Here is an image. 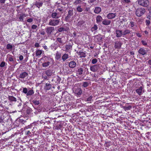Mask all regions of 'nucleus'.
I'll use <instances>...</instances> for the list:
<instances>
[{"mask_svg": "<svg viewBox=\"0 0 151 151\" xmlns=\"http://www.w3.org/2000/svg\"><path fill=\"white\" fill-rule=\"evenodd\" d=\"M137 2L139 5L144 7H147L150 4L148 0H137Z\"/></svg>", "mask_w": 151, "mask_h": 151, "instance_id": "f257e3e1", "label": "nucleus"}, {"mask_svg": "<svg viewBox=\"0 0 151 151\" xmlns=\"http://www.w3.org/2000/svg\"><path fill=\"white\" fill-rule=\"evenodd\" d=\"M145 9L141 7L138 8L136 10L135 14L137 16L140 17L143 15L145 13Z\"/></svg>", "mask_w": 151, "mask_h": 151, "instance_id": "f03ea898", "label": "nucleus"}, {"mask_svg": "<svg viewBox=\"0 0 151 151\" xmlns=\"http://www.w3.org/2000/svg\"><path fill=\"white\" fill-rule=\"evenodd\" d=\"M60 22V19H50L48 24L50 25L55 26L57 25Z\"/></svg>", "mask_w": 151, "mask_h": 151, "instance_id": "7ed1b4c3", "label": "nucleus"}, {"mask_svg": "<svg viewBox=\"0 0 151 151\" xmlns=\"http://www.w3.org/2000/svg\"><path fill=\"white\" fill-rule=\"evenodd\" d=\"M73 91L75 94L79 95L81 94L82 93V91L80 88L77 87H75L73 88Z\"/></svg>", "mask_w": 151, "mask_h": 151, "instance_id": "20e7f679", "label": "nucleus"}, {"mask_svg": "<svg viewBox=\"0 0 151 151\" xmlns=\"http://www.w3.org/2000/svg\"><path fill=\"white\" fill-rule=\"evenodd\" d=\"M54 27H47L46 29V32L48 35H50L54 30Z\"/></svg>", "mask_w": 151, "mask_h": 151, "instance_id": "39448f33", "label": "nucleus"}, {"mask_svg": "<svg viewBox=\"0 0 151 151\" xmlns=\"http://www.w3.org/2000/svg\"><path fill=\"white\" fill-rule=\"evenodd\" d=\"M143 89V88L141 86L139 88L137 89L136 90V91L139 95H141L144 92Z\"/></svg>", "mask_w": 151, "mask_h": 151, "instance_id": "423d86ee", "label": "nucleus"}, {"mask_svg": "<svg viewBox=\"0 0 151 151\" xmlns=\"http://www.w3.org/2000/svg\"><path fill=\"white\" fill-rule=\"evenodd\" d=\"M116 16V14L113 13H109L107 15V17L109 19H111L114 18Z\"/></svg>", "mask_w": 151, "mask_h": 151, "instance_id": "0eeeda50", "label": "nucleus"}, {"mask_svg": "<svg viewBox=\"0 0 151 151\" xmlns=\"http://www.w3.org/2000/svg\"><path fill=\"white\" fill-rule=\"evenodd\" d=\"M61 15L59 14V13L56 12H53L51 14V17L53 18L58 19L60 17Z\"/></svg>", "mask_w": 151, "mask_h": 151, "instance_id": "6e6552de", "label": "nucleus"}, {"mask_svg": "<svg viewBox=\"0 0 151 151\" xmlns=\"http://www.w3.org/2000/svg\"><path fill=\"white\" fill-rule=\"evenodd\" d=\"M116 36L117 37H121L122 34H123V32L122 30H117L116 31Z\"/></svg>", "mask_w": 151, "mask_h": 151, "instance_id": "1a4fd4ad", "label": "nucleus"}, {"mask_svg": "<svg viewBox=\"0 0 151 151\" xmlns=\"http://www.w3.org/2000/svg\"><path fill=\"white\" fill-rule=\"evenodd\" d=\"M42 52H43V51H42V50L37 49L36 51V56H37L38 58H40V55L42 53Z\"/></svg>", "mask_w": 151, "mask_h": 151, "instance_id": "9d476101", "label": "nucleus"}, {"mask_svg": "<svg viewBox=\"0 0 151 151\" xmlns=\"http://www.w3.org/2000/svg\"><path fill=\"white\" fill-rule=\"evenodd\" d=\"M28 75V73L26 72H24L20 74L19 77L21 78H24Z\"/></svg>", "mask_w": 151, "mask_h": 151, "instance_id": "9b49d317", "label": "nucleus"}, {"mask_svg": "<svg viewBox=\"0 0 151 151\" xmlns=\"http://www.w3.org/2000/svg\"><path fill=\"white\" fill-rule=\"evenodd\" d=\"M76 65V62L74 61L70 62L69 64V66L71 68H73L75 67Z\"/></svg>", "mask_w": 151, "mask_h": 151, "instance_id": "f8f14e48", "label": "nucleus"}, {"mask_svg": "<svg viewBox=\"0 0 151 151\" xmlns=\"http://www.w3.org/2000/svg\"><path fill=\"white\" fill-rule=\"evenodd\" d=\"M111 21L108 19H104L102 22V24L104 25H109L111 23Z\"/></svg>", "mask_w": 151, "mask_h": 151, "instance_id": "ddd939ff", "label": "nucleus"}, {"mask_svg": "<svg viewBox=\"0 0 151 151\" xmlns=\"http://www.w3.org/2000/svg\"><path fill=\"white\" fill-rule=\"evenodd\" d=\"M101 11V8L99 7H96L94 10V12L96 14L99 13Z\"/></svg>", "mask_w": 151, "mask_h": 151, "instance_id": "4468645a", "label": "nucleus"}, {"mask_svg": "<svg viewBox=\"0 0 151 151\" xmlns=\"http://www.w3.org/2000/svg\"><path fill=\"white\" fill-rule=\"evenodd\" d=\"M139 53L142 55H145L146 52L145 50L143 48H140L138 51Z\"/></svg>", "mask_w": 151, "mask_h": 151, "instance_id": "2eb2a0df", "label": "nucleus"}, {"mask_svg": "<svg viewBox=\"0 0 151 151\" xmlns=\"http://www.w3.org/2000/svg\"><path fill=\"white\" fill-rule=\"evenodd\" d=\"M51 87V85L49 83H47L45 84V89L46 90H50Z\"/></svg>", "mask_w": 151, "mask_h": 151, "instance_id": "dca6fc26", "label": "nucleus"}, {"mask_svg": "<svg viewBox=\"0 0 151 151\" xmlns=\"http://www.w3.org/2000/svg\"><path fill=\"white\" fill-rule=\"evenodd\" d=\"M102 19V18L100 15L98 16L96 18V22L97 23H100Z\"/></svg>", "mask_w": 151, "mask_h": 151, "instance_id": "f3484780", "label": "nucleus"}, {"mask_svg": "<svg viewBox=\"0 0 151 151\" xmlns=\"http://www.w3.org/2000/svg\"><path fill=\"white\" fill-rule=\"evenodd\" d=\"M121 42H119L115 43L114 47L116 48H120L121 46Z\"/></svg>", "mask_w": 151, "mask_h": 151, "instance_id": "a211bd4d", "label": "nucleus"}, {"mask_svg": "<svg viewBox=\"0 0 151 151\" xmlns=\"http://www.w3.org/2000/svg\"><path fill=\"white\" fill-rule=\"evenodd\" d=\"M27 16V14H22L20 15V16L19 17V19L21 21H22L24 20V18L26 17Z\"/></svg>", "mask_w": 151, "mask_h": 151, "instance_id": "6ab92c4d", "label": "nucleus"}, {"mask_svg": "<svg viewBox=\"0 0 151 151\" xmlns=\"http://www.w3.org/2000/svg\"><path fill=\"white\" fill-rule=\"evenodd\" d=\"M90 69L93 72L96 71L98 69L97 67V66L95 65H93L90 67Z\"/></svg>", "mask_w": 151, "mask_h": 151, "instance_id": "aec40b11", "label": "nucleus"}, {"mask_svg": "<svg viewBox=\"0 0 151 151\" xmlns=\"http://www.w3.org/2000/svg\"><path fill=\"white\" fill-rule=\"evenodd\" d=\"M61 54L58 52H57L56 54L55 58L57 60H58L61 58Z\"/></svg>", "mask_w": 151, "mask_h": 151, "instance_id": "412c9836", "label": "nucleus"}, {"mask_svg": "<svg viewBox=\"0 0 151 151\" xmlns=\"http://www.w3.org/2000/svg\"><path fill=\"white\" fill-rule=\"evenodd\" d=\"M68 58V54L65 53L62 56V59L63 61H65Z\"/></svg>", "mask_w": 151, "mask_h": 151, "instance_id": "4be33fe9", "label": "nucleus"}, {"mask_svg": "<svg viewBox=\"0 0 151 151\" xmlns=\"http://www.w3.org/2000/svg\"><path fill=\"white\" fill-rule=\"evenodd\" d=\"M9 99L11 101H16L17 100L16 98L13 96H9Z\"/></svg>", "mask_w": 151, "mask_h": 151, "instance_id": "5701e85b", "label": "nucleus"}, {"mask_svg": "<svg viewBox=\"0 0 151 151\" xmlns=\"http://www.w3.org/2000/svg\"><path fill=\"white\" fill-rule=\"evenodd\" d=\"M34 93V91L33 90H29L26 94L27 96H31Z\"/></svg>", "mask_w": 151, "mask_h": 151, "instance_id": "b1692460", "label": "nucleus"}, {"mask_svg": "<svg viewBox=\"0 0 151 151\" xmlns=\"http://www.w3.org/2000/svg\"><path fill=\"white\" fill-rule=\"evenodd\" d=\"M51 49H52L53 50H55L57 48L58 46L56 44L54 43L51 45Z\"/></svg>", "mask_w": 151, "mask_h": 151, "instance_id": "393cba45", "label": "nucleus"}, {"mask_svg": "<svg viewBox=\"0 0 151 151\" xmlns=\"http://www.w3.org/2000/svg\"><path fill=\"white\" fill-rule=\"evenodd\" d=\"M78 55L81 58L86 57L85 54L83 52H79L78 53Z\"/></svg>", "mask_w": 151, "mask_h": 151, "instance_id": "a878e982", "label": "nucleus"}, {"mask_svg": "<svg viewBox=\"0 0 151 151\" xmlns=\"http://www.w3.org/2000/svg\"><path fill=\"white\" fill-rule=\"evenodd\" d=\"M7 58L11 62L13 61L14 60L13 56L10 55L8 54L7 55Z\"/></svg>", "mask_w": 151, "mask_h": 151, "instance_id": "bb28decb", "label": "nucleus"}, {"mask_svg": "<svg viewBox=\"0 0 151 151\" xmlns=\"http://www.w3.org/2000/svg\"><path fill=\"white\" fill-rule=\"evenodd\" d=\"M83 72V70L82 68H79L78 69V71L77 72V73L78 75H81L82 74Z\"/></svg>", "mask_w": 151, "mask_h": 151, "instance_id": "cd10ccee", "label": "nucleus"}, {"mask_svg": "<svg viewBox=\"0 0 151 151\" xmlns=\"http://www.w3.org/2000/svg\"><path fill=\"white\" fill-rule=\"evenodd\" d=\"M50 64V62H45L43 63L42 66L43 67H46L49 66Z\"/></svg>", "mask_w": 151, "mask_h": 151, "instance_id": "c85d7f7f", "label": "nucleus"}, {"mask_svg": "<svg viewBox=\"0 0 151 151\" xmlns=\"http://www.w3.org/2000/svg\"><path fill=\"white\" fill-rule=\"evenodd\" d=\"M130 31L129 29H126L123 32V35H125L126 34L129 33Z\"/></svg>", "mask_w": 151, "mask_h": 151, "instance_id": "c756f323", "label": "nucleus"}, {"mask_svg": "<svg viewBox=\"0 0 151 151\" xmlns=\"http://www.w3.org/2000/svg\"><path fill=\"white\" fill-rule=\"evenodd\" d=\"M42 3L37 2L35 4V5L38 8H40L42 5Z\"/></svg>", "mask_w": 151, "mask_h": 151, "instance_id": "7c9ffc66", "label": "nucleus"}, {"mask_svg": "<svg viewBox=\"0 0 151 151\" xmlns=\"http://www.w3.org/2000/svg\"><path fill=\"white\" fill-rule=\"evenodd\" d=\"M97 29L98 27L97 25L95 24L92 27L91 30L92 32H93L96 30Z\"/></svg>", "mask_w": 151, "mask_h": 151, "instance_id": "2f4dec72", "label": "nucleus"}, {"mask_svg": "<svg viewBox=\"0 0 151 151\" xmlns=\"http://www.w3.org/2000/svg\"><path fill=\"white\" fill-rule=\"evenodd\" d=\"M76 9L77 11L79 12H81L83 10V9L81 8V6H78V7Z\"/></svg>", "mask_w": 151, "mask_h": 151, "instance_id": "473e14b6", "label": "nucleus"}, {"mask_svg": "<svg viewBox=\"0 0 151 151\" xmlns=\"http://www.w3.org/2000/svg\"><path fill=\"white\" fill-rule=\"evenodd\" d=\"M46 74L48 76H51L52 74V72H51L50 70H47L46 72Z\"/></svg>", "mask_w": 151, "mask_h": 151, "instance_id": "72a5a7b5", "label": "nucleus"}, {"mask_svg": "<svg viewBox=\"0 0 151 151\" xmlns=\"http://www.w3.org/2000/svg\"><path fill=\"white\" fill-rule=\"evenodd\" d=\"M33 102L35 105H38L40 104L39 101L36 100H34L33 101Z\"/></svg>", "mask_w": 151, "mask_h": 151, "instance_id": "f704fd0d", "label": "nucleus"}, {"mask_svg": "<svg viewBox=\"0 0 151 151\" xmlns=\"http://www.w3.org/2000/svg\"><path fill=\"white\" fill-rule=\"evenodd\" d=\"M28 92V90L27 88H23V91L22 92L23 93L26 94H27V93Z\"/></svg>", "mask_w": 151, "mask_h": 151, "instance_id": "c9c22d12", "label": "nucleus"}, {"mask_svg": "<svg viewBox=\"0 0 151 151\" xmlns=\"http://www.w3.org/2000/svg\"><path fill=\"white\" fill-rule=\"evenodd\" d=\"M89 83L88 82H84L83 83V86L84 87H86L88 86Z\"/></svg>", "mask_w": 151, "mask_h": 151, "instance_id": "e433bc0d", "label": "nucleus"}, {"mask_svg": "<svg viewBox=\"0 0 151 151\" xmlns=\"http://www.w3.org/2000/svg\"><path fill=\"white\" fill-rule=\"evenodd\" d=\"M65 47L66 50H68L72 47V46L70 45H65Z\"/></svg>", "mask_w": 151, "mask_h": 151, "instance_id": "4c0bfd02", "label": "nucleus"}, {"mask_svg": "<svg viewBox=\"0 0 151 151\" xmlns=\"http://www.w3.org/2000/svg\"><path fill=\"white\" fill-rule=\"evenodd\" d=\"M12 46L9 44H8L7 45V49H12Z\"/></svg>", "mask_w": 151, "mask_h": 151, "instance_id": "58836bf2", "label": "nucleus"}, {"mask_svg": "<svg viewBox=\"0 0 151 151\" xmlns=\"http://www.w3.org/2000/svg\"><path fill=\"white\" fill-rule=\"evenodd\" d=\"M81 2V1L80 0H76L74 2V4L75 5H77L80 4Z\"/></svg>", "mask_w": 151, "mask_h": 151, "instance_id": "ea45409f", "label": "nucleus"}, {"mask_svg": "<svg viewBox=\"0 0 151 151\" xmlns=\"http://www.w3.org/2000/svg\"><path fill=\"white\" fill-rule=\"evenodd\" d=\"M97 62V59L95 58L93 59L92 60V63L93 64L96 63Z\"/></svg>", "mask_w": 151, "mask_h": 151, "instance_id": "a19ab883", "label": "nucleus"}, {"mask_svg": "<svg viewBox=\"0 0 151 151\" xmlns=\"http://www.w3.org/2000/svg\"><path fill=\"white\" fill-rule=\"evenodd\" d=\"M92 101V96H90L87 99V101Z\"/></svg>", "mask_w": 151, "mask_h": 151, "instance_id": "79ce46f5", "label": "nucleus"}, {"mask_svg": "<svg viewBox=\"0 0 151 151\" xmlns=\"http://www.w3.org/2000/svg\"><path fill=\"white\" fill-rule=\"evenodd\" d=\"M5 63L4 62H2L0 65V66L1 67H4L5 65Z\"/></svg>", "mask_w": 151, "mask_h": 151, "instance_id": "37998d69", "label": "nucleus"}, {"mask_svg": "<svg viewBox=\"0 0 151 151\" xmlns=\"http://www.w3.org/2000/svg\"><path fill=\"white\" fill-rule=\"evenodd\" d=\"M130 25L131 27L132 28L134 26V22H130Z\"/></svg>", "mask_w": 151, "mask_h": 151, "instance_id": "c03bdc74", "label": "nucleus"}, {"mask_svg": "<svg viewBox=\"0 0 151 151\" xmlns=\"http://www.w3.org/2000/svg\"><path fill=\"white\" fill-rule=\"evenodd\" d=\"M35 46L36 47H40V45L38 43H36L35 45Z\"/></svg>", "mask_w": 151, "mask_h": 151, "instance_id": "a18cd8bd", "label": "nucleus"}, {"mask_svg": "<svg viewBox=\"0 0 151 151\" xmlns=\"http://www.w3.org/2000/svg\"><path fill=\"white\" fill-rule=\"evenodd\" d=\"M37 26L35 25H33L32 26V28L33 29H35L37 28Z\"/></svg>", "mask_w": 151, "mask_h": 151, "instance_id": "49530a36", "label": "nucleus"}, {"mask_svg": "<svg viewBox=\"0 0 151 151\" xmlns=\"http://www.w3.org/2000/svg\"><path fill=\"white\" fill-rule=\"evenodd\" d=\"M64 28L63 27H60L58 30L59 32H61L63 30Z\"/></svg>", "mask_w": 151, "mask_h": 151, "instance_id": "de8ad7c7", "label": "nucleus"}, {"mask_svg": "<svg viewBox=\"0 0 151 151\" xmlns=\"http://www.w3.org/2000/svg\"><path fill=\"white\" fill-rule=\"evenodd\" d=\"M57 40L60 43H62V41L61 40V39L60 38H58L57 39Z\"/></svg>", "mask_w": 151, "mask_h": 151, "instance_id": "09e8293b", "label": "nucleus"}, {"mask_svg": "<svg viewBox=\"0 0 151 151\" xmlns=\"http://www.w3.org/2000/svg\"><path fill=\"white\" fill-rule=\"evenodd\" d=\"M132 108V106H129L128 107H126V110H129Z\"/></svg>", "mask_w": 151, "mask_h": 151, "instance_id": "8fccbe9b", "label": "nucleus"}, {"mask_svg": "<svg viewBox=\"0 0 151 151\" xmlns=\"http://www.w3.org/2000/svg\"><path fill=\"white\" fill-rule=\"evenodd\" d=\"M27 22H32L33 21V19L32 18H29L27 20Z\"/></svg>", "mask_w": 151, "mask_h": 151, "instance_id": "3c124183", "label": "nucleus"}, {"mask_svg": "<svg viewBox=\"0 0 151 151\" xmlns=\"http://www.w3.org/2000/svg\"><path fill=\"white\" fill-rule=\"evenodd\" d=\"M90 9L89 8H86L85 10V12L84 13V14H87L88 13L86 12H85L86 11H89Z\"/></svg>", "mask_w": 151, "mask_h": 151, "instance_id": "603ef678", "label": "nucleus"}, {"mask_svg": "<svg viewBox=\"0 0 151 151\" xmlns=\"http://www.w3.org/2000/svg\"><path fill=\"white\" fill-rule=\"evenodd\" d=\"M130 2V0H124V2L128 3Z\"/></svg>", "mask_w": 151, "mask_h": 151, "instance_id": "864d4df0", "label": "nucleus"}, {"mask_svg": "<svg viewBox=\"0 0 151 151\" xmlns=\"http://www.w3.org/2000/svg\"><path fill=\"white\" fill-rule=\"evenodd\" d=\"M31 134V132L29 131H27L26 132V134L28 135H30Z\"/></svg>", "mask_w": 151, "mask_h": 151, "instance_id": "5fc2aeb1", "label": "nucleus"}, {"mask_svg": "<svg viewBox=\"0 0 151 151\" xmlns=\"http://www.w3.org/2000/svg\"><path fill=\"white\" fill-rule=\"evenodd\" d=\"M146 22L147 25H149L150 24V21L149 20H147L146 21Z\"/></svg>", "mask_w": 151, "mask_h": 151, "instance_id": "6e6d98bb", "label": "nucleus"}, {"mask_svg": "<svg viewBox=\"0 0 151 151\" xmlns=\"http://www.w3.org/2000/svg\"><path fill=\"white\" fill-rule=\"evenodd\" d=\"M142 43L144 45H147V42L145 41H142Z\"/></svg>", "mask_w": 151, "mask_h": 151, "instance_id": "4d7b16f0", "label": "nucleus"}, {"mask_svg": "<svg viewBox=\"0 0 151 151\" xmlns=\"http://www.w3.org/2000/svg\"><path fill=\"white\" fill-rule=\"evenodd\" d=\"M23 59V56L22 55H21L19 56V59L20 60H22Z\"/></svg>", "mask_w": 151, "mask_h": 151, "instance_id": "13d9d810", "label": "nucleus"}, {"mask_svg": "<svg viewBox=\"0 0 151 151\" xmlns=\"http://www.w3.org/2000/svg\"><path fill=\"white\" fill-rule=\"evenodd\" d=\"M148 63L150 65L149 67L151 69V60H149Z\"/></svg>", "mask_w": 151, "mask_h": 151, "instance_id": "bf43d9fd", "label": "nucleus"}, {"mask_svg": "<svg viewBox=\"0 0 151 151\" xmlns=\"http://www.w3.org/2000/svg\"><path fill=\"white\" fill-rule=\"evenodd\" d=\"M136 35H137V37H141V35L139 33H136Z\"/></svg>", "mask_w": 151, "mask_h": 151, "instance_id": "052dcab7", "label": "nucleus"}, {"mask_svg": "<svg viewBox=\"0 0 151 151\" xmlns=\"http://www.w3.org/2000/svg\"><path fill=\"white\" fill-rule=\"evenodd\" d=\"M60 80H61V79H60V78L58 77V78L57 80V81L58 82V83H60Z\"/></svg>", "mask_w": 151, "mask_h": 151, "instance_id": "680f3d73", "label": "nucleus"}, {"mask_svg": "<svg viewBox=\"0 0 151 151\" xmlns=\"http://www.w3.org/2000/svg\"><path fill=\"white\" fill-rule=\"evenodd\" d=\"M45 34V32L43 30L42 31L40 32V34L42 35H44Z\"/></svg>", "mask_w": 151, "mask_h": 151, "instance_id": "e2e57ef3", "label": "nucleus"}, {"mask_svg": "<svg viewBox=\"0 0 151 151\" xmlns=\"http://www.w3.org/2000/svg\"><path fill=\"white\" fill-rule=\"evenodd\" d=\"M5 0H0V2L1 3L4 4L5 3Z\"/></svg>", "mask_w": 151, "mask_h": 151, "instance_id": "0e129e2a", "label": "nucleus"}, {"mask_svg": "<svg viewBox=\"0 0 151 151\" xmlns=\"http://www.w3.org/2000/svg\"><path fill=\"white\" fill-rule=\"evenodd\" d=\"M43 47L45 50H46L47 49V46L46 45L43 46Z\"/></svg>", "mask_w": 151, "mask_h": 151, "instance_id": "69168bd1", "label": "nucleus"}, {"mask_svg": "<svg viewBox=\"0 0 151 151\" xmlns=\"http://www.w3.org/2000/svg\"><path fill=\"white\" fill-rule=\"evenodd\" d=\"M130 53L131 55H134V52L133 51L131 52Z\"/></svg>", "mask_w": 151, "mask_h": 151, "instance_id": "338daca9", "label": "nucleus"}, {"mask_svg": "<svg viewBox=\"0 0 151 151\" xmlns=\"http://www.w3.org/2000/svg\"><path fill=\"white\" fill-rule=\"evenodd\" d=\"M148 11L150 13H151V7H150L149 8V9H148Z\"/></svg>", "mask_w": 151, "mask_h": 151, "instance_id": "774afa93", "label": "nucleus"}]
</instances>
